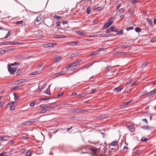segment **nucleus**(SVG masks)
I'll return each instance as SVG.
<instances>
[{"instance_id": "obj_1", "label": "nucleus", "mask_w": 156, "mask_h": 156, "mask_svg": "<svg viewBox=\"0 0 156 156\" xmlns=\"http://www.w3.org/2000/svg\"><path fill=\"white\" fill-rule=\"evenodd\" d=\"M114 19L113 17H111V18L108 20L107 23H105L103 27L102 30L104 29H106L108 27H110L113 23V22Z\"/></svg>"}, {"instance_id": "obj_2", "label": "nucleus", "mask_w": 156, "mask_h": 156, "mask_svg": "<svg viewBox=\"0 0 156 156\" xmlns=\"http://www.w3.org/2000/svg\"><path fill=\"white\" fill-rule=\"evenodd\" d=\"M8 70L9 73L12 75L14 74L15 72L16 71L17 69V67L16 66L12 68L9 64L7 65Z\"/></svg>"}, {"instance_id": "obj_3", "label": "nucleus", "mask_w": 156, "mask_h": 156, "mask_svg": "<svg viewBox=\"0 0 156 156\" xmlns=\"http://www.w3.org/2000/svg\"><path fill=\"white\" fill-rule=\"evenodd\" d=\"M11 137L8 136H0V140L2 141H7L8 139Z\"/></svg>"}, {"instance_id": "obj_4", "label": "nucleus", "mask_w": 156, "mask_h": 156, "mask_svg": "<svg viewBox=\"0 0 156 156\" xmlns=\"http://www.w3.org/2000/svg\"><path fill=\"white\" fill-rule=\"evenodd\" d=\"M109 29L110 31L112 32H117V29L116 28L115 26H112L109 28Z\"/></svg>"}, {"instance_id": "obj_5", "label": "nucleus", "mask_w": 156, "mask_h": 156, "mask_svg": "<svg viewBox=\"0 0 156 156\" xmlns=\"http://www.w3.org/2000/svg\"><path fill=\"white\" fill-rule=\"evenodd\" d=\"M129 129L131 132L132 133H133L135 131V128L134 126L133 125H129L128 126Z\"/></svg>"}, {"instance_id": "obj_6", "label": "nucleus", "mask_w": 156, "mask_h": 156, "mask_svg": "<svg viewBox=\"0 0 156 156\" xmlns=\"http://www.w3.org/2000/svg\"><path fill=\"white\" fill-rule=\"evenodd\" d=\"M156 93V89L154 90H152L148 94V95H147V97H148L149 96H152L154 94H155Z\"/></svg>"}, {"instance_id": "obj_7", "label": "nucleus", "mask_w": 156, "mask_h": 156, "mask_svg": "<svg viewBox=\"0 0 156 156\" xmlns=\"http://www.w3.org/2000/svg\"><path fill=\"white\" fill-rule=\"evenodd\" d=\"M90 150L94 154H96L97 152V149L95 147L90 148Z\"/></svg>"}, {"instance_id": "obj_8", "label": "nucleus", "mask_w": 156, "mask_h": 156, "mask_svg": "<svg viewBox=\"0 0 156 156\" xmlns=\"http://www.w3.org/2000/svg\"><path fill=\"white\" fill-rule=\"evenodd\" d=\"M65 37L66 36L64 35H55L54 37V38H62Z\"/></svg>"}, {"instance_id": "obj_9", "label": "nucleus", "mask_w": 156, "mask_h": 156, "mask_svg": "<svg viewBox=\"0 0 156 156\" xmlns=\"http://www.w3.org/2000/svg\"><path fill=\"white\" fill-rule=\"evenodd\" d=\"M37 120H38L37 119H30V120L28 121L29 123V124L30 125L31 124L34 123L35 122H36Z\"/></svg>"}, {"instance_id": "obj_10", "label": "nucleus", "mask_w": 156, "mask_h": 156, "mask_svg": "<svg viewBox=\"0 0 156 156\" xmlns=\"http://www.w3.org/2000/svg\"><path fill=\"white\" fill-rule=\"evenodd\" d=\"M56 45V44L55 43H49L47 44V47H53Z\"/></svg>"}, {"instance_id": "obj_11", "label": "nucleus", "mask_w": 156, "mask_h": 156, "mask_svg": "<svg viewBox=\"0 0 156 156\" xmlns=\"http://www.w3.org/2000/svg\"><path fill=\"white\" fill-rule=\"evenodd\" d=\"M123 88H120L119 87H117L114 89V91L115 92H120L122 89Z\"/></svg>"}, {"instance_id": "obj_12", "label": "nucleus", "mask_w": 156, "mask_h": 156, "mask_svg": "<svg viewBox=\"0 0 156 156\" xmlns=\"http://www.w3.org/2000/svg\"><path fill=\"white\" fill-rule=\"evenodd\" d=\"M75 32L77 34H78L79 35L81 36H83L84 35L85 33L81 32L79 31L78 30H76L75 31Z\"/></svg>"}, {"instance_id": "obj_13", "label": "nucleus", "mask_w": 156, "mask_h": 156, "mask_svg": "<svg viewBox=\"0 0 156 156\" xmlns=\"http://www.w3.org/2000/svg\"><path fill=\"white\" fill-rule=\"evenodd\" d=\"M9 155V153L6 152H3L0 154V156H8Z\"/></svg>"}, {"instance_id": "obj_14", "label": "nucleus", "mask_w": 156, "mask_h": 156, "mask_svg": "<svg viewBox=\"0 0 156 156\" xmlns=\"http://www.w3.org/2000/svg\"><path fill=\"white\" fill-rule=\"evenodd\" d=\"M133 100H132L129 101H128L126 102L121 105H120V106H121V107H123L131 103L133 101Z\"/></svg>"}, {"instance_id": "obj_15", "label": "nucleus", "mask_w": 156, "mask_h": 156, "mask_svg": "<svg viewBox=\"0 0 156 156\" xmlns=\"http://www.w3.org/2000/svg\"><path fill=\"white\" fill-rule=\"evenodd\" d=\"M125 8H122L121 9H119L117 12L116 13V15H119L121 14V12L122 10H123Z\"/></svg>"}, {"instance_id": "obj_16", "label": "nucleus", "mask_w": 156, "mask_h": 156, "mask_svg": "<svg viewBox=\"0 0 156 156\" xmlns=\"http://www.w3.org/2000/svg\"><path fill=\"white\" fill-rule=\"evenodd\" d=\"M78 52H75L71 54L69 56V58H72V57H75L78 55Z\"/></svg>"}, {"instance_id": "obj_17", "label": "nucleus", "mask_w": 156, "mask_h": 156, "mask_svg": "<svg viewBox=\"0 0 156 156\" xmlns=\"http://www.w3.org/2000/svg\"><path fill=\"white\" fill-rule=\"evenodd\" d=\"M21 86L20 85H18L17 86H14L12 88L11 90H15L21 87Z\"/></svg>"}, {"instance_id": "obj_18", "label": "nucleus", "mask_w": 156, "mask_h": 156, "mask_svg": "<svg viewBox=\"0 0 156 156\" xmlns=\"http://www.w3.org/2000/svg\"><path fill=\"white\" fill-rule=\"evenodd\" d=\"M13 95L14 96V99L15 101H17L20 99V96L18 95L17 96L15 93H14Z\"/></svg>"}, {"instance_id": "obj_19", "label": "nucleus", "mask_w": 156, "mask_h": 156, "mask_svg": "<svg viewBox=\"0 0 156 156\" xmlns=\"http://www.w3.org/2000/svg\"><path fill=\"white\" fill-rule=\"evenodd\" d=\"M78 42H79L78 41H72L70 42L69 45L70 46L74 45L77 44Z\"/></svg>"}, {"instance_id": "obj_20", "label": "nucleus", "mask_w": 156, "mask_h": 156, "mask_svg": "<svg viewBox=\"0 0 156 156\" xmlns=\"http://www.w3.org/2000/svg\"><path fill=\"white\" fill-rule=\"evenodd\" d=\"M87 95V94L86 93H82L80 94H78L77 96L79 97H83Z\"/></svg>"}, {"instance_id": "obj_21", "label": "nucleus", "mask_w": 156, "mask_h": 156, "mask_svg": "<svg viewBox=\"0 0 156 156\" xmlns=\"http://www.w3.org/2000/svg\"><path fill=\"white\" fill-rule=\"evenodd\" d=\"M75 64V63H71L70 64H69L68 66H67L66 67V69L67 70H68L70 67H72L73 65V64Z\"/></svg>"}, {"instance_id": "obj_22", "label": "nucleus", "mask_w": 156, "mask_h": 156, "mask_svg": "<svg viewBox=\"0 0 156 156\" xmlns=\"http://www.w3.org/2000/svg\"><path fill=\"white\" fill-rule=\"evenodd\" d=\"M91 9V7L89 6L87 7V10H86L87 13L89 14L90 13V11Z\"/></svg>"}, {"instance_id": "obj_23", "label": "nucleus", "mask_w": 156, "mask_h": 156, "mask_svg": "<svg viewBox=\"0 0 156 156\" xmlns=\"http://www.w3.org/2000/svg\"><path fill=\"white\" fill-rule=\"evenodd\" d=\"M140 128L145 130H148L149 129V127L148 126H142Z\"/></svg>"}, {"instance_id": "obj_24", "label": "nucleus", "mask_w": 156, "mask_h": 156, "mask_svg": "<svg viewBox=\"0 0 156 156\" xmlns=\"http://www.w3.org/2000/svg\"><path fill=\"white\" fill-rule=\"evenodd\" d=\"M116 35H121L123 34V30H121L120 31L116 32Z\"/></svg>"}, {"instance_id": "obj_25", "label": "nucleus", "mask_w": 156, "mask_h": 156, "mask_svg": "<svg viewBox=\"0 0 156 156\" xmlns=\"http://www.w3.org/2000/svg\"><path fill=\"white\" fill-rule=\"evenodd\" d=\"M128 47H130V48H131V47L130 46L126 45H122L120 47V48H127Z\"/></svg>"}, {"instance_id": "obj_26", "label": "nucleus", "mask_w": 156, "mask_h": 156, "mask_svg": "<svg viewBox=\"0 0 156 156\" xmlns=\"http://www.w3.org/2000/svg\"><path fill=\"white\" fill-rule=\"evenodd\" d=\"M28 81V80L27 79H22L19 80V83H22L25 82L27 81Z\"/></svg>"}, {"instance_id": "obj_27", "label": "nucleus", "mask_w": 156, "mask_h": 156, "mask_svg": "<svg viewBox=\"0 0 156 156\" xmlns=\"http://www.w3.org/2000/svg\"><path fill=\"white\" fill-rule=\"evenodd\" d=\"M48 111V110L45 109H43L41 111H40L38 113H45L47 111Z\"/></svg>"}, {"instance_id": "obj_28", "label": "nucleus", "mask_w": 156, "mask_h": 156, "mask_svg": "<svg viewBox=\"0 0 156 156\" xmlns=\"http://www.w3.org/2000/svg\"><path fill=\"white\" fill-rule=\"evenodd\" d=\"M62 58V57L61 56L58 57L56 58L55 59V62H58L60 60H61Z\"/></svg>"}, {"instance_id": "obj_29", "label": "nucleus", "mask_w": 156, "mask_h": 156, "mask_svg": "<svg viewBox=\"0 0 156 156\" xmlns=\"http://www.w3.org/2000/svg\"><path fill=\"white\" fill-rule=\"evenodd\" d=\"M3 44L6 45H8V41H6L5 42H3L0 43V45H3Z\"/></svg>"}, {"instance_id": "obj_30", "label": "nucleus", "mask_w": 156, "mask_h": 156, "mask_svg": "<svg viewBox=\"0 0 156 156\" xmlns=\"http://www.w3.org/2000/svg\"><path fill=\"white\" fill-rule=\"evenodd\" d=\"M15 58L19 59H22L23 58V56L22 55H17L15 56Z\"/></svg>"}, {"instance_id": "obj_31", "label": "nucleus", "mask_w": 156, "mask_h": 156, "mask_svg": "<svg viewBox=\"0 0 156 156\" xmlns=\"http://www.w3.org/2000/svg\"><path fill=\"white\" fill-rule=\"evenodd\" d=\"M98 54V51H95L94 52L92 53L90 55L91 56H95Z\"/></svg>"}, {"instance_id": "obj_32", "label": "nucleus", "mask_w": 156, "mask_h": 156, "mask_svg": "<svg viewBox=\"0 0 156 156\" xmlns=\"http://www.w3.org/2000/svg\"><path fill=\"white\" fill-rule=\"evenodd\" d=\"M139 1V0H132L131 1L130 3L135 5L136 2H138Z\"/></svg>"}, {"instance_id": "obj_33", "label": "nucleus", "mask_w": 156, "mask_h": 156, "mask_svg": "<svg viewBox=\"0 0 156 156\" xmlns=\"http://www.w3.org/2000/svg\"><path fill=\"white\" fill-rule=\"evenodd\" d=\"M61 18V17L60 16H58L56 15H55L54 16V18L57 20H58L60 19Z\"/></svg>"}, {"instance_id": "obj_34", "label": "nucleus", "mask_w": 156, "mask_h": 156, "mask_svg": "<svg viewBox=\"0 0 156 156\" xmlns=\"http://www.w3.org/2000/svg\"><path fill=\"white\" fill-rule=\"evenodd\" d=\"M80 109H73V111L76 113H80Z\"/></svg>"}, {"instance_id": "obj_35", "label": "nucleus", "mask_w": 156, "mask_h": 156, "mask_svg": "<svg viewBox=\"0 0 156 156\" xmlns=\"http://www.w3.org/2000/svg\"><path fill=\"white\" fill-rule=\"evenodd\" d=\"M99 36L100 37H107L108 35L106 34H99Z\"/></svg>"}, {"instance_id": "obj_36", "label": "nucleus", "mask_w": 156, "mask_h": 156, "mask_svg": "<svg viewBox=\"0 0 156 156\" xmlns=\"http://www.w3.org/2000/svg\"><path fill=\"white\" fill-rule=\"evenodd\" d=\"M135 31L136 32L139 33L140 31L141 30L140 28L139 27H136L135 29Z\"/></svg>"}, {"instance_id": "obj_37", "label": "nucleus", "mask_w": 156, "mask_h": 156, "mask_svg": "<svg viewBox=\"0 0 156 156\" xmlns=\"http://www.w3.org/2000/svg\"><path fill=\"white\" fill-rule=\"evenodd\" d=\"M10 110L12 111L14 110L15 108V107L13 105H11V106H9Z\"/></svg>"}, {"instance_id": "obj_38", "label": "nucleus", "mask_w": 156, "mask_h": 156, "mask_svg": "<svg viewBox=\"0 0 156 156\" xmlns=\"http://www.w3.org/2000/svg\"><path fill=\"white\" fill-rule=\"evenodd\" d=\"M147 140V139L145 137H143L141 138V141L143 142H145Z\"/></svg>"}, {"instance_id": "obj_39", "label": "nucleus", "mask_w": 156, "mask_h": 156, "mask_svg": "<svg viewBox=\"0 0 156 156\" xmlns=\"http://www.w3.org/2000/svg\"><path fill=\"white\" fill-rule=\"evenodd\" d=\"M156 41V37H154L152 38L151 41V43H154L155 41Z\"/></svg>"}, {"instance_id": "obj_40", "label": "nucleus", "mask_w": 156, "mask_h": 156, "mask_svg": "<svg viewBox=\"0 0 156 156\" xmlns=\"http://www.w3.org/2000/svg\"><path fill=\"white\" fill-rule=\"evenodd\" d=\"M146 20L149 22L150 24L153 25L152 21V20H150L148 18H147Z\"/></svg>"}, {"instance_id": "obj_41", "label": "nucleus", "mask_w": 156, "mask_h": 156, "mask_svg": "<svg viewBox=\"0 0 156 156\" xmlns=\"http://www.w3.org/2000/svg\"><path fill=\"white\" fill-rule=\"evenodd\" d=\"M11 31L10 30H9L8 31V32L7 34L5 36L4 38H8L10 35V34L11 33Z\"/></svg>"}, {"instance_id": "obj_42", "label": "nucleus", "mask_w": 156, "mask_h": 156, "mask_svg": "<svg viewBox=\"0 0 156 156\" xmlns=\"http://www.w3.org/2000/svg\"><path fill=\"white\" fill-rule=\"evenodd\" d=\"M26 154L27 156H31V151H29L27 152Z\"/></svg>"}, {"instance_id": "obj_43", "label": "nucleus", "mask_w": 156, "mask_h": 156, "mask_svg": "<svg viewBox=\"0 0 156 156\" xmlns=\"http://www.w3.org/2000/svg\"><path fill=\"white\" fill-rule=\"evenodd\" d=\"M106 69L108 71H110L112 69V68L111 66H108L106 68Z\"/></svg>"}, {"instance_id": "obj_44", "label": "nucleus", "mask_w": 156, "mask_h": 156, "mask_svg": "<svg viewBox=\"0 0 156 156\" xmlns=\"http://www.w3.org/2000/svg\"><path fill=\"white\" fill-rule=\"evenodd\" d=\"M41 20V17L38 16L37 18L36 19V21L37 22H39Z\"/></svg>"}, {"instance_id": "obj_45", "label": "nucleus", "mask_w": 156, "mask_h": 156, "mask_svg": "<svg viewBox=\"0 0 156 156\" xmlns=\"http://www.w3.org/2000/svg\"><path fill=\"white\" fill-rule=\"evenodd\" d=\"M133 29H134V27H128V28H126V30L127 31H129V30H132Z\"/></svg>"}, {"instance_id": "obj_46", "label": "nucleus", "mask_w": 156, "mask_h": 156, "mask_svg": "<svg viewBox=\"0 0 156 156\" xmlns=\"http://www.w3.org/2000/svg\"><path fill=\"white\" fill-rule=\"evenodd\" d=\"M43 93L46 94H47L49 95H50L51 94V92H48L47 90H45L43 92Z\"/></svg>"}, {"instance_id": "obj_47", "label": "nucleus", "mask_w": 156, "mask_h": 156, "mask_svg": "<svg viewBox=\"0 0 156 156\" xmlns=\"http://www.w3.org/2000/svg\"><path fill=\"white\" fill-rule=\"evenodd\" d=\"M59 73L60 74V75H63L65 74V72L64 71H62L60 72Z\"/></svg>"}, {"instance_id": "obj_48", "label": "nucleus", "mask_w": 156, "mask_h": 156, "mask_svg": "<svg viewBox=\"0 0 156 156\" xmlns=\"http://www.w3.org/2000/svg\"><path fill=\"white\" fill-rule=\"evenodd\" d=\"M73 63H75V64H73V65L72 66L71 69H73V67H75L76 69L77 68V64H76V63L75 62H73Z\"/></svg>"}, {"instance_id": "obj_49", "label": "nucleus", "mask_w": 156, "mask_h": 156, "mask_svg": "<svg viewBox=\"0 0 156 156\" xmlns=\"http://www.w3.org/2000/svg\"><path fill=\"white\" fill-rule=\"evenodd\" d=\"M149 63L148 61L146 62H145L142 65V67H144L146 66Z\"/></svg>"}, {"instance_id": "obj_50", "label": "nucleus", "mask_w": 156, "mask_h": 156, "mask_svg": "<svg viewBox=\"0 0 156 156\" xmlns=\"http://www.w3.org/2000/svg\"><path fill=\"white\" fill-rule=\"evenodd\" d=\"M38 71H35L34 72H33L31 73L30 75H36L37 74H38Z\"/></svg>"}, {"instance_id": "obj_51", "label": "nucleus", "mask_w": 156, "mask_h": 156, "mask_svg": "<svg viewBox=\"0 0 156 156\" xmlns=\"http://www.w3.org/2000/svg\"><path fill=\"white\" fill-rule=\"evenodd\" d=\"M142 120L143 121V122H145V125H146V124H147L148 123V122L147 121V119H142ZM144 125H145V124H144Z\"/></svg>"}, {"instance_id": "obj_52", "label": "nucleus", "mask_w": 156, "mask_h": 156, "mask_svg": "<svg viewBox=\"0 0 156 156\" xmlns=\"http://www.w3.org/2000/svg\"><path fill=\"white\" fill-rule=\"evenodd\" d=\"M135 10L133 8L129 12L130 13V14H133Z\"/></svg>"}, {"instance_id": "obj_53", "label": "nucleus", "mask_w": 156, "mask_h": 156, "mask_svg": "<svg viewBox=\"0 0 156 156\" xmlns=\"http://www.w3.org/2000/svg\"><path fill=\"white\" fill-rule=\"evenodd\" d=\"M117 142L116 141H114V142H112L111 144V146H115V145L116 144Z\"/></svg>"}, {"instance_id": "obj_54", "label": "nucleus", "mask_w": 156, "mask_h": 156, "mask_svg": "<svg viewBox=\"0 0 156 156\" xmlns=\"http://www.w3.org/2000/svg\"><path fill=\"white\" fill-rule=\"evenodd\" d=\"M62 24L64 25L65 24H67L68 23V21H63L62 22Z\"/></svg>"}, {"instance_id": "obj_55", "label": "nucleus", "mask_w": 156, "mask_h": 156, "mask_svg": "<svg viewBox=\"0 0 156 156\" xmlns=\"http://www.w3.org/2000/svg\"><path fill=\"white\" fill-rule=\"evenodd\" d=\"M11 106V104L10 102H9L6 106V108H8L9 106Z\"/></svg>"}, {"instance_id": "obj_56", "label": "nucleus", "mask_w": 156, "mask_h": 156, "mask_svg": "<svg viewBox=\"0 0 156 156\" xmlns=\"http://www.w3.org/2000/svg\"><path fill=\"white\" fill-rule=\"evenodd\" d=\"M35 102H36V101H34V102H32L30 103V106L31 107H34V104Z\"/></svg>"}, {"instance_id": "obj_57", "label": "nucleus", "mask_w": 156, "mask_h": 156, "mask_svg": "<svg viewBox=\"0 0 156 156\" xmlns=\"http://www.w3.org/2000/svg\"><path fill=\"white\" fill-rule=\"evenodd\" d=\"M64 93L63 92L59 93L57 95V97H60Z\"/></svg>"}, {"instance_id": "obj_58", "label": "nucleus", "mask_w": 156, "mask_h": 156, "mask_svg": "<svg viewBox=\"0 0 156 156\" xmlns=\"http://www.w3.org/2000/svg\"><path fill=\"white\" fill-rule=\"evenodd\" d=\"M21 72L20 70H18L16 73V76L18 75L21 73Z\"/></svg>"}, {"instance_id": "obj_59", "label": "nucleus", "mask_w": 156, "mask_h": 156, "mask_svg": "<svg viewBox=\"0 0 156 156\" xmlns=\"http://www.w3.org/2000/svg\"><path fill=\"white\" fill-rule=\"evenodd\" d=\"M39 100L46 101L47 100L46 98H41L39 99Z\"/></svg>"}, {"instance_id": "obj_60", "label": "nucleus", "mask_w": 156, "mask_h": 156, "mask_svg": "<svg viewBox=\"0 0 156 156\" xmlns=\"http://www.w3.org/2000/svg\"><path fill=\"white\" fill-rule=\"evenodd\" d=\"M4 104V101H1L0 102V107H1Z\"/></svg>"}, {"instance_id": "obj_61", "label": "nucleus", "mask_w": 156, "mask_h": 156, "mask_svg": "<svg viewBox=\"0 0 156 156\" xmlns=\"http://www.w3.org/2000/svg\"><path fill=\"white\" fill-rule=\"evenodd\" d=\"M39 107L40 108H45V105L42 104L39 105Z\"/></svg>"}, {"instance_id": "obj_62", "label": "nucleus", "mask_w": 156, "mask_h": 156, "mask_svg": "<svg viewBox=\"0 0 156 156\" xmlns=\"http://www.w3.org/2000/svg\"><path fill=\"white\" fill-rule=\"evenodd\" d=\"M23 22V21H18L16 22V24H20L22 23Z\"/></svg>"}, {"instance_id": "obj_63", "label": "nucleus", "mask_w": 156, "mask_h": 156, "mask_svg": "<svg viewBox=\"0 0 156 156\" xmlns=\"http://www.w3.org/2000/svg\"><path fill=\"white\" fill-rule=\"evenodd\" d=\"M51 85H49L48 88L46 90L48 92H50V87Z\"/></svg>"}, {"instance_id": "obj_64", "label": "nucleus", "mask_w": 156, "mask_h": 156, "mask_svg": "<svg viewBox=\"0 0 156 156\" xmlns=\"http://www.w3.org/2000/svg\"><path fill=\"white\" fill-rule=\"evenodd\" d=\"M14 141L13 140H10L9 141V143L11 145H12L13 144Z\"/></svg>"}]
</instances>
